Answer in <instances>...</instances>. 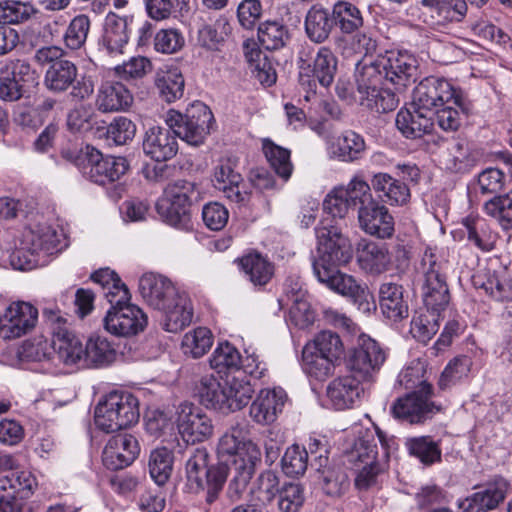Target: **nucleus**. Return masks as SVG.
<instances>
[{
    "label": "nucleus",
    "mask_w": 512,
    "mask_h": 512,
    "mask_svg": "<svg viewBox=\"0 0 512 512\" xmlns=\"http://www.w3.org/2000/svg\"><path fill=\"white\" fill-rule=\"evenodd\" d=\"M317 246L312 255V271L319 283L340 294L365 314L376 310V302L368 286L339 267L353 257L352 245L341 229L327 220L315 228Z\"/></svg>",
    "instance_id": "obj_1"
},
{
    "label": "nucleus",
    "mask_w": 512,
    "mask_h": 512,
    "mask_svg": "<svg viewBox=\"0 0 512 512\" xmlns=\"http://www.w3.org/2000/svg\"><path fill=\"white\" fill-rule=\"evenodd\" d=\"M418 76L417 59L407 52H387L370 63L356 65V85L361 106L376 112L388 113L399 105L397 92L415 83Z\"/></svg>",
    "instance_id": "obj_2"
},
{
    "label": "nucleus",
    "mask_w": 512,
    "mask_h": 512,
    "mask_svg": "<svg viewBox=\"0 0 512 512\" xmlns=\"http://www.w3.org/2000/svg\"><path fill=\"white\" fill-rule=\"evenodd\" d=\"M211 455L205 447L187 451L185 461V489L192 494L205 493L208 505L216 502L229 475V467L223 461L210 463Z\"/></svg>",
    "instance_id": "obj_3"
},
{
    "label": "nucleus",
    "mask_w": 512,
    "mask_h": 512,
    "mask_svg": "<svg viewBox=\"0 0 512 512\" xmlns=\"http://www.w3.org/2000/svg\"><path fill=\"white\" fill-rule=\"evenodd\" d=\"M43 317L51 326L52 341L40 340L34 351V364L50 360L54 352L66 365H79L83 367L85 346L82 341L66 327V319L60 315V310L44 309ZM38 368L34 365V372Z\"/></svg>",
    "instance_id": "obj_4"
},
{
    "label": "nucleus",
    "mask_w": 512,
    "mask_h": 512,
    "mask_svg": "<svg viewBox=\"0 0 512 512\" xmlns=\"http://www.w3.org/2000/svg\"><path fill=\"white\" fill-rule=\"evenodd\" d=\"M199 197L200 192L194 182L177 180L164 189L155 208L165 224L188 230L192 226V206L199 201Z\"/></svg>",
    "instance_id": "obj_5"
},
{
    "label": "nucleus",
    "mask_w": 512,
    "mask_h": 512,
    "mask_svg": "<svg viewBox=\"0 0 512 512\" xmlns=\"http://www.w3.org/2000/svg\"><path fill=\"white\" fill-rule=\"evenodd\" d=\"M139 401L127 391H112L95 407L96 427L105 433L130 428L139 421Z\"/></svg>",
    "instance_id": "obj_6"
},
{
    "label": "nucleus",
    "mask_w": 512,
    "mask_h": 512,
    "mask_svg": "<svg viewBox=\"0 0 512 512\" xmlns=\"http://www.w3.org/2000/svg\"><path fill=\"white\" fill-rule=\"evenodd\" d=\"M450 103L465 115L471 112L472 105L463 91L444 78L426 77L413 90L412 104L425 113H432L436 108Z\"/></svg>",
    "instance_id": "obj_7"
},
{
    "label": "nucleus",
    "mask_w": 512,
    "mask_h": 512,
    "mask_svg": "<svg viewBox=\"0 0 512 512\" xmlns=\"http://www.w3.org/2000/svg\"><path fill=\"white\" fill-rule=\"evenodd\" d=\"M214 120L210 108L201 101L189 105L184 113L170 109L166 124L177 137L192 146L203 144L210 133V125Z\"/></svg>",
    "instance_id": "obj_8"
},
{
    "label": "nucleus",
    "mask_w": 512,
    "mask_h": 512,
    "mask_svg": "<svg viewBox=\"0 0 512 512\" xmlns=\"http://www.w3.org/2000/svg\"><path fill=\"white\" fill-rule=\"evenodd\" d=\"M419 269L422 275L421 296L424 307L444 313L451 296L442 261L431 249H426Z\"/></svg>",
    "instance_id": "obj_9"
},
{
    "label": "nucleus",
    "mask_w": 512,
    "mask_h": 512,
    "mask_svg": "<svg viewBox=\"0 0 512 512\" xmlns=\"http://www.w3.org/2000/svg\"><path fill=\"white\" fill-rule=\"evenodd\" d=\"M431 384H423L419 389L398 397L390 407V413L401 423L421 425L431 420L442 408L432 400Z\"/></svg>",
    "instance_id": "obj_10"
},
{
    "label": "nucleus",
    "mask_w": 512,
    "mask_h": 512,
    "mask_svg": "<svg viewBox=\"0 0 512 512\" xmlns=\"http://www.w3.org/2000/svg\"><path fill=\"white\" fill-rule=\"evenodd\" d=\"M386 360L380 344L366 334H361L346 355V367L351 375L361 381H370Z\"/></svg>",
    "instance_id": "obj_11"
},
{
    "label": "nucleus",
    "mask_w": 512,
    "mask_h": 512,
    "mask_svg": "<svg viewBox=\"0 0 512 512\" xmlns=\"http://www.w3.org/2000/svg\"><path fill=\"white\" fill-rule=\"evenodd\" d=\"M110 308L104 317V328L119 337H129L142 332L148 323L147 315L130 299L113 298L110 296Z\"/></svg>",
    "instance_id": "obj_12"
},
{
    "label": "nucleus",
    "mask_w": 512,
    "mask_h": 512,
    "mask_svg": "<svg viewBox=\"0 0 512 512\" xmlns=\"http://www.w3.org/2000/svg\"><path fill=\"white\" fill-rule=\"evenodd\" d=\"M365 190L357 209L359 227L375 238H391L395 232L393 216L384 204L373 197L369 184Z\"/></svg>",
    "instance_id": "obj_13"
},
{
    "label": "nucleus",
    "mask_w": 512,
    "mask_h": 512,
    "mask_svg": "<svg viewBox=\"0 0 512 512\" xmlns=\"http://www.w3.org/2000/svg\"><path fill=\"white\" fill-rule=\"evenodd\" d=\"M239 160L235 156L220 158L214 167L212 182L214 187L222 191L224 197L238 206H245L251 197L246 189L244 179L237 170Z\"/></svg>",
    "instance_id": "obj_14"
},
{
    "label": "nucleus",
    "mask_w": 512,
    "mask_h": 512,
    "mask_svg": "<svg viewBox=\"0 0 512 512\" xmlns=\"http://www.w3.org/2000/svg\"><path fill=\"white\" fill-rule=\"evenodd\" d=\"M35 221L37 229L34 230V269L47 266L69 246L68 237L59 225L41 223L39 213L34 217Z\"/></svg>",
    "instance_id": "obj_15"
},
{
    "label": "nucleus",
    "mask_w": 512,
    "mask_h": 512,
    "mask_svg": "<svg viewBox=\"0 0 512 512\" xmlns=\"http://www.w3.org/2000/svg\"><path fill=\"white\" fill-rule=\"evenodd\" d=\"M177 414L179 433L187 443H201L213 435V421L199 406L184 402L179 405Z\"/></svg>",
    "instance_id": "obj_16"
},
{
    "label": "nucleus",
    "mask_w": 512,
    "mask_h": 512,
    "mask_svg": "<svg viewBox=\"0 0 512 512\" xmlns=\"http://www.w3.org/2000/svg\"><path fill=\"white\" fill-rule=\"evenodd\" d=\"M378 438L383 456L389 457V452L395 444L394 437H389L386 432L381 430L375 423H372L371 428H365L358 432L357 438L354 440L353 445L347 451L349 462L370 463L372 460L378 461V451L375 438Z\"/></svg>",
    "instance_id": "obj_17"
},
{
    "label": "nucleus",
    "mask_w": 512,
    "mask_h": 512,
    "mask_svg": "<svg viewBox=\"0 0 512 512\" xmlns=\"http://www.w3.org/2000/svg\"><path fill=\"white\" fill-rule=\"evenodd\" d=\"M337 62V58L330 48L320 47L312 63L301 60L299 65L300 85L311 88L318 82L322 87H329L336 75Z\"/></svg>",
    "instance_id": "obj_18"
},
{
    "label": "nucleus",
    "mask_w": 512,
    "mask_h": 512,
    "mask_svg": "<svg viewBox=\"0 0 512 512\" xmlns=\"http://www.w3.org/2000/svg\"><path fill=\"white\" fill-rule=\"evenodd\" d=\"M90 150V157L83 169V176L90 181L106 185L118 181L129 169L125 157L103 156L95 147Z\"/></svg>",
    "instance_id": "obj_19"
},
{
    "label": "nucleus",
    "mask_w": 512,
    "mask_h": 512,
    "mask_svg": "<svg viewBox=\"0 0 512 512\" xmlns=\"http://www.w3.org/2000/svg\"><path fill=\"white\" fill-rule=\"evenodd\" d=\"M139 453L137 438L129 433H119L108 440L102 453V461L107 469L117 471L131 465Z\"/></svg>",
    "instance_id": "obj_20"
},
{
    "label": "nucleus",
    "mask_w": 512,
    "mask_h": 512,
    "mask_svg": "<svg viewBox=\"0 0 512 512\" xmlns=\"http://www.w3.org/2000/svg\"><path fill=\"white\" fill-rule=\"evenodd\" d=\"M480 490L459 503L463 512H488L496 509L506 498L509 483L501 476L481 485Z\"/></svg>",
    "instance_id": "obj_21"
},
{
    "label": "nucleus",
    "mask_w": 512,
    "mask_h": 512,
    "mask_svg": "<svg viewBox=\"0 0 512 512\" xmlns=\"http://www.w3.org/2000/svg\"><path fill=\"white\" fill-rule=\"evenodd\" d=\"M139 291L145 302L156 310L167 309L177 300L180 292L173 283L162 275L146 273L139 280Z\"/></svg>",
    "instance_id": "obj_22"
},
{
    "label": "nucleus",
    "mask_w": 512,
    "mask_h": 512,
    "mask_svg": "<svg viewBox=\"0 0 512 512\" xmlns=\"http://www.w3.org/2000/svg\"><path fill=\"white\" fill-rule=\"evenodd\" d=\"M359 268L370 276H380L391 270L392 258L386 243L362 238L356 245Z\"/></svg>",
    "instance_id": "obj_23"
},
{
    "label": "nucleus",
    "mask_w": 512,
    "mask_h": 512,
    "mask_svg": "<svg viewBox=\"0 0 512 512\" xmlns=\"http://www.w3.org/2000/svg\"><path fill=\"white\" fill-rule=\"evenodd\" d=\"M368 183L354 178L346 188H336L323 201V209L333 218H344L351 209L357 211Z\"/></svg>",
    "instance_id": "obj_24"
},
{
    "label": "nucleus",
    "mask_w": 512,
    "mask_h": 512,
    "mask_svg": "<svg viewBox=\"0 0 512 512\" xmlns=\"http://www.w3.org/2000/svg\"><path fill=\"white\" fill-rule=\"evenodd\" d=\"M32 329V303L15 301L0 315V337L13 340L26 335Z\"/></svg>",
    "instance_id": "obj_25"
},
{
    "label": "nucleus",
    "mask_w": 512,
    "mask_h": 512,
    "mask_svg": "<svg viewBox=\"0 0 512 512\" xmlns=\"http://www.w3.org/2000/svg\"><path fill=\"white\" fill-rule=\"evenodd\" d=\"M145 155L157 162L172 159L178 152V141L175 132L169 127L152 126L143 139Z\"/></svg>",
    "instance_id": "obj_26"
},
{
    "label": "nucleus",
    "mask_w": 512,
    "mask_h": 512,
    "mask_svg": "<svg viewBox=\"0 0 512 512\" xmlns=\"http://www.w3.org/2000/svg\"><path fill=\"white\" fill-rule=\"evenodd\" d=\"M128 17H120L110 12L104 22L103 33L98 40V48L108 55H120L124 53V47L130 37Z\"/></svg>",
    "instance_id": "obj_27"
},
{
    "label": "nucleus",
    "mask_w": 512,
    "mask_h": 512,
    "mask_svg": "<svg viewBox=\"0 0 512 512\" xmlns=\"http://www.w3.org/2000/svg\"><path fill=\"white\" fill-rule=\"evenodd\" d=\"M361 382L353 375H345L332 380L326 389L331 406L339 411L352 408L364 393Z\"/></svg>",
    "instance_id": "obj_28"
},
{
    "label": "nucleus",
    "mask_w": 512,
    "mask_h": 512,
    "mask_svg": "<svg viewBox=\"0 0 512 512\" xmlns=\"http://www.w3.org/2000/svg\"><path fill=\"white\" fill-rule=\"evenodd\" d=\"M395 124L403 137L412 140L431 133L434 127L432 113H425L412 103L410 108L403 107L398 111Z\"/></svg>",
    "instance_id": "obj_29"
},
{
    "label": "nucleus",
    "mask_w": 512,
    "mask_h": 512,
    "mask_svg": "<svg viewBox=\"0 0 512 512\" xmlns=\"http://www.w3.org/2000/svg\"><path fill=\"white\" fill-rule=\"evenodd\" d=\"M404 291V287L397 283L386 282L380 285L379 307L386 319L396 323L409 316V306L404 299Z\"/></svg>",
    "instance_id": "obj_30"
},
{
    "label": "nucleus",
    "mask_w": 512,
    "mask_h": 512,
    "mask_svg": "<svg viewBox=\"0 0 512 512\" xmlns=\"http://www.w3.org/2000/svg\"><path fill=\"white\" fill-rule=\"evenodd\" d=\"M335 28L332 9L321 4L312 5L304 18V31L306 37L314 44L326 42Z\"/></svg>",
    "instance_id": "obj_31"
},
{
    "label": "nucleus",
    "mask_w": 512,
    "mask_h": 512,
    "mask_svg": "<svg viewBox=\"0 0 512 512\" xmlns=\"http://www.w3.org/2000/svg\"><path fill=\"white\" fill-rule=\"evenodd\" d=\"M283 391L263 389L250 406L251 418L259 424L273 423L285 404Z\"/></svg>",
    "instance_id": "obj_32"
},
{
    "label": "nucleus",
    "mask_w": 512,
    "mask_h": 512,
    "mask_svg": "<svg viewBox=\"0 0 512 512\" xmlns=\"http://www.w3.org/2000/svg\"><path fill=\"white\" fill-rule=\"evenodd\" d=\"M484 156L482 148L471 145L464 140L456 141L450 148V158L446 168L457 174L469 173Z\"/></svg>",
    "instance_id": "obj_33"
},
{
    "label": "nucleus",
    "mask_w": 512,
    "mask_h": 512,
    "mask_svg": "<svg viewBox=\"0 0 512 512\" xmlns=\"http://www.w3.org/2000/svg\"><path fill=\"white\" fill-rule=\"evenodd\" d=\"M238 263L246 279L255 287L267 285L274 275V264L259 252L242 256Z\"/></svg>",
    "instance_id": "obj_34"
},
{
    "label": "nucleus",
    "mask_w": 512,
    "mask_h": 512,
    "mask_svg": "<svg viewBox=\"0 0 512 512\" xmlns=\"http://www.w3.org/2000/svg\"><path fill=\"white\" fill-rule=\"evenodd\" d=\"M133 102L130 91L120 82L106 81L98 90L96 106L102 112L125 110Z\"/></svg>",
    "instance_id": "obj_35"
},
{
    "label": "nucleus",
    "mask_w": 512,
    "mask_h": 512,
    "mask_svg": "<svg viewBox=\"0 0 512 512\" xmlns=\"http://www.w3.org/2000/svg\"><path fill=\"white\" fill-rule=\"evenodd\" d=\"M228 380L221 382L214 375L201 377L196 391L201 404L225 414Z\"/></svg>",
    "instance_id": "obj_36"
},
{
    "label": "nucleus",
    "mask_w": 512,
    "mask_h": 512,
    "mask_svg": "<svg viewBox=\"0 0 512 512\" xmlns=\"http://www.w3.org/2000/svg\"><path fill=\"white\" fill-rule=\"evenodd\" d=\"M366 143L362 135L346 130L331 145L332 156L339 161L352 163L363 158Z\"/></svg>",
    "instance_id": "obj_37"
},
{
    "label": "nucleus",
    "mask_w": 512,
    "mask_h": 512,
    "mask_svg": "<svg viewBox=\"0 0 512 512\" xmlns=\"http://www.w3.org/2000/svg\"><path fill=\"white\" fill-rule=\"evenodd\" d=\"M160 311L163 313V329L167 332H180L192 322L193 307L186 293L178 296L177 300L169 305V308Z\"/></svg>",
    "instance_id": "obj_38"
},
{
    "label": "nucleus",
    "mask_w": 512,
    "mask_h": 512,
    "mask_svg": "<svg viewBox=\"0 0 512 512\" xmlns=\"http://www.w3.org/2000/svg\"><path fill=\"white\" fill-rule=\"evenodd\" d=\"M77 75V66L72 61L64 59L46 69L43 84L50 92L63 93L73 85Z\"/></svg>",
    "instance_id": "obj_39"
},
{
    "label": "nucleus",
    "mask_w": 512,
    "mask_h": 512,
    "mask_svg": "<svg viewBox=\"0 0 512 512\" xmlns=\"http://www.w3.org/2000/svg\"><path fill=\"white\" fill-rule=\"evenodd\" d=\"M154 84L159 97L167 103L175 102L184 94L185 80L178 67L159 69L155 74Z\"/></svg>",
    "instance_id": "obj_40"
},
{
    "label": "nucleus",
    "mask_w": 512,
    "mask_h": 512,
    "mask_svg": "<svg viewBox=\"0 0 512 512\" xmlns=\"http://www.w3.org/2000/svg\"><path fill=\"white\" fill-rule=\"evenodd\" d=\"M331 9L335 28H338L342 34L352 35L363 27L362 12L355 4L338 0Z\"/></svg>",
    "instance_id": "obj_41"
},
{
    "label": "nucleus",
    "mask_w": 512,
    "mask_h": 512,
    "mask_svg": "<svg viewBox=\"0 0 512 512\" xmlns=\"http://www.w3.org/2000/svg\"><path fill=\"white\" fill-rule=\"evenodd\" d=\"M257 37L259 44L268 51L280 50L291 40L287 25L279 20H267L258 25Z\"/></svg>",
    "instance_id": "obj_42"
},
{
    "label": "nucleus",
    "mask_w": 512,
    "mask_h": 512,
    "mask_svg": "<svg viewBox=\"0 0 512 512\" xmlns=\"http://www.w3.org/2000/svg\"><path fill=\"white\" fill-rule=\"evenodd\" d=\"M116 357V350L113 345L103 336H91L85 345L83 367L99 368L108 366Z\"/></svg>",
    "instance_id": "obj_43"
},
{
    "label": "nucleus",
    "mask_w": 512,
    "mask_h": 512,
    "mask_svg": "<svg viewBox=\"0 0 512 512\" xmlns=\"http://www.w3.org/2000/svg\"><path fill=\"white\" fill-rule=\"evenodd\" d=\"M467 240L484 252H490L495 247V239L487 221L479 216H467L462 219Z\"/></svg>",
    "instance_id": "obj_44"
},
{
    "label": "nucleus",
    "mask_w": 512,
    "mask_h": 512,
    "mask_svg": "<svg viewBox=\"0 0 512 512\" xmlns=\"http://www.w3.org/2000/svg\"><path fill=\"white\" fill-rule=\"evenodd\" d=\"M443 312L425 308L416 311L410 324V333L417 341L427 343L438 332Z\"/></svg>",
    "instance_id": "obj_45"
},
{
    "label": "nucleus",
    "mask_w": 512,
    "mask_h": 512,
    "mask_svg": "<svg viewBox=\"0 0 512 512\" xmlns=\"http://www.w3.org/2000/svg\"><path fill=\"white\" fill-rule=\"evenodd\" d=\"M336 360L323 354H318L311 347L302 349L301 366L304 373L315 380L324 381L333 374Z\"/></svg>",
    "instance_id": "obj_46"
},
{
    "label": "nucleus",
    "mask_w": 512,
    "mask_h": 512,
    "mask_svg": "<svg viewBox=\"0 0 512 512\" xmlns=\"http://www.w3.org/2000/svg\"><path fill=\"white\" fill-rule=\"evenodd\" d=\"M405 447L409 455L426 466L438 463L442 459L440 442L434 441L429 435L407 438Z\"/></svg>",
    "instance_id": "obj_47"
},
{
    "label": "nucleus",
    "mask_w": 512,
    "mask_h": 512,
    "mask_svg": "<svg viewBox=\"0 0 512 512\" xmlns=\"http://www.w3.org/2000/svg\"><path fill=\"white\" fill-rule=\"evenodd\" d=\"M262 149L275 174H277L284 182H287L294 169L291 162V151L275 144L270 139L263 140Z\"/></svg>",
    "instance_id": "obj_48"
},
{
    "label": "nucleus",
    "mask_w": 512,
    "mask_h": 512,
    "mask_svg": "<svg viewBox=\"0 0 512 512\" xmlns=\"http://www.w3.org/2000/svg\"><path fill=\"white\" fill-rule=\"evenodd\" d=\"M174 452L167 447H157L150 452L148 470L151 479L163 486L168 482L173 471Z\"/></svg>",
    "instance_id": "obj_49"
},
{
    "label": "nucleus",
    "mask_w": 512,
    "mask_h": 512,
    "mask_svg": "<svg viewBox=\"0 0 512 512\" xmlns=\"http://www.w3.org/2000/svg\"><path fill=\"white\" fill-rule=\"evenodd\" d=\"M506 183L505 173L498 168H486L468 185L469 191L483 196H500Z\"/></svg>",
    "instance_id": "obj_50"
},
{
    "label": "nucleus",
    "mask_w": 512,
    "mask_h": 512,
    "mask_svg": "<svg viewBox=\"0 0 512 512\" xmlns=\"http://www.w3.org/2000/svg\"><path fill=\"white\" fill-rule=\"evenodd\" d=\"M261 463V451L259 447L248 441L243 445L239 456L233 459V477L245 481H251L255 474L256 467Z\"/></svg>",
    "instance_id": "obj_51"
},
{
    "label": "nucleus",
    "mask_w": 512,
    "mask_h": 512,
    "mask_svg": "<svg viewBox=\"0 0 512 512\" xmlns=\"http://www.w3.org/2000/svg\"><path fill=\"white\" fill-rule=\"evenodd\" d=\"M90 278L92 281L99 284L103 290H107L104 292V296L109 303L110 300H112L111 295H113L115 299L131 298L126 284L121 280L119 275L110 268H101L92 273Z\"/></svg>",
    "instance_id": "obj_52"
},
{
    "label": "nucleus",
    "mask_w": 512,
    "mask_h": 512,
    "mask_svg": "<svg viewBox=\"0 0 512 512\" xmlns=\"http://www.w3.org/2000/svg\"><path fill=\"white\" fill-rule=\"evenodd\" d=\"M483 210L504 230L512 229V190L500 196L491 197L484 203Z\"/></svg>",
    "instance_id": "obj_53"
},
{
    "label": "nucleus",
    "mask_w": 512,
    "mask_h": 512,
    "mask_svg": "<svg viewBox=\"0 0 512 512\" xmlns=\"http://www.w3.org/2000/svg\"><path fill=\"white\" fill-rule=\"evenodd\" d=\"M12 490L21 502L32 495V472L30 470H10L0 478V491Z\"/></svg>",
    "instance_id": "obj_54"
},
{
    "label": "nucleus",
    "mask_w": 512,
    "mask_h": 512,
    "mask_svg": "<svg viewBox=\"0 0 512 512\" xmlns=\"http://www.w3.org/2000/svg\"><path fill=\"white\" fill-rule=\"evenodd\" d=\"M230 26L225 20H217L214 24H205L198 30V43L210 51H220L229 33Z\"/></svg>",
    "instance_id": "obj_55"
},
{
    "label": "nucleus",
    "mask_w": 512,
    "mask_h": 512,
    "mask_svg": "<svg viewBox=\"0 0 512 512\" xmlns=\"http://www.w3.org/2000/svg\"><path fill=\"white\" fill-rule=\"evenodd\" d=\"M242 357L229 342L219 343L210 358V366L218 373L239 370Z\"/></svg>",
    "instance_id": "obj_56"
},
{
    "label": "nucleus",
    "mask_w": 512,
    "mask_h": 512,
    "mask_svg": "<svg viewBox=\"0 0 512 512\" xmlns=\"http://www.w3.org/2000/svg\"><path fill=\"white\" fill-rule=\"evenodd\" d=\"M310 465L308 451L304 447L293 444L288 447L281 458V468L288 477L302 476Z\"/></svg>",
    "instance_id": "obj_57"
},
{
    "label": "nucleus",
    "mask_w": 512,
    "mask_h": 512,
    "mask_svg": "<svg viewBox=\"0 0 512 512\" xmlns=\"http://www.w3.org/2000/svg\"><path fill=\"white\" fill-rule=\"evenodd\" d=\"M318 472L322 475V489L326 495L341 497L348 491L350 480L344 469L327 465Z\"/></svg>",
    "instance_id": "obj_58"
},
{
    "label": "nucleus",
    "mask_w": 512,
    "mask_h": 512,
    "mask_svg": "<svg viewBox=\"0 0 512 512\" xmlns=\"http://www.w3.org/2000/svg\"><path fill=\"white\" fill-rule=\"evenodd\" d=\"M213 344V335L206 327H198L187 333L182 340V349L186 355L200 358L206 354Z\"/></svg>",
    "instance_id": "obj_59"
},
{
    "label": "nucleus",
    "mask_w": 512,
    "mask_h": 512,
    "mask_svg": "<svg viewBox=\"0 0 512 512\" xmlns=\"http://www.w3.org/2000/svg\"><path fill=\"white\" fill-rule=\"evenodd\" d=\"M305 345L316 350L318 354L329 356V358L336 361L341 357L344 351L340 336L331 330H323L317 333L314 339Z\"/></svg>",
    "instance_id": "obj_60"
},
{
    "label": "nucleus",
    "mask_w": 512,
    "mask_h": 512,
    "mask_svg": "<svg viewBox=\"0 0 512 512\" xmlns=\"http://www.w3.org/2000/svg\"><path fill=\"white\" fill-rule=\"evenodd\" d=\"M253 388L249 382L233 378L228 381L225 414L241 410L252 398Z\"/></svg>",
    "instance_id": "obj_61"
},
{
    "label": "nucleus",
    "mask_w": 512,
    "mask_h": 512,
    "mask_svg": "<svg viewBox=\"0 0 512 512\" xmlns=\"http://www.w3.org/2000/svg\"><path fill=\"white\" fill-rule=\"evenodd\" d=\"M472 360L469 356L462 355L452 359L440 375L438 387L446 390L462 378L466 377L470 371Z\"/></svg>",
    "instance_id": "obj_62"
},
{
    "label": "nucleus",
    "mask_w": 512,
    "mask_h": 512,
    "mask_svg": "<svg viewBox=\"0 0 512 512\" xmlns=\"http://www.w3.org/2000/svg\"><path fill=\"white\" fill-rule=\"evenodd\" d=\"M277 496L280 512H299L305 501L304 487L300 483L285 482Z\"/></svg>",
    "instance_id": "obj_63"
},
{
    "label": "nucleus",
    "mask_w": 512,
    "mask_h": 512,
    "mask_svg": "<svg viewBox=\"0 0 512 512\" xmlns=\"http://www.w3.org/2000/svg\"><path fill=\"white\" fill-rule=\"evenodd\" d=\"M90 25V18L87 15H76L70 21L63 36L66 46L71 50L80 49L86 42Z\"/></svg>",
    "instance_id": "obj_64"
}]
</instances>
